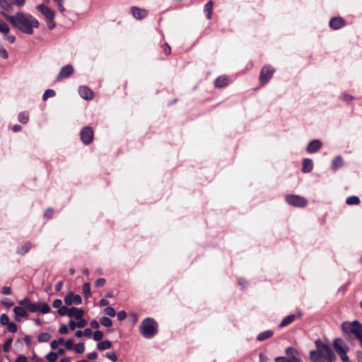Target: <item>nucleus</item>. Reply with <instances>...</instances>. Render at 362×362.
Segmentation results:
<instances>
[{"instance_id":"20","label":"nucleus","mask_w":362,"mask_h":362,"mask_svg":"<svg viewBox=\"0 0 362 362\" xmlns=\"http://www.w3.org/2000/svg\"><path fill=\"white\" fill-rule=\"evenodd\" d=\"M83 315H84V311L83 310L72 307L70 308L68 316L69 317H74L77 320V319L82 318Z\"/></svg>"},{"instance_id":"64","label":"nucleus","mask_w":362,"mask_h":362,"mask_svg":"<svg viewBox=\"0 0 362 362\" xmlns=\"http://www.w3.org/2000/svg\"><path fill=\"white\" fill-rule=\"evenodd\" d=\"M16 362H27V358L23 356H20L16 358Z\"/></svg>"},{"instance_id":"35","label":"nucleus","mask_w":362,"mask_h":362,"mask_svg":"<svg viewBox=\"0 0 362 362\" xmlns=\"http://www.w3.org/2000/svg\"><path fill=\"white\" fill-rule=\"evenodd\" d=\"M64 339L63 337H60L58 340L52 341L50 343L51 349L53 350L56 349L59 344H62L64 343Z\"/></svg>"},{"instance_id":"61","label":"nucleus","mask_w":362,"mask_h":362,"mask_svg":"<svg viewBox=\"0 0 362 362\" xmlns=\"http://www.w3.org/2000/svg\"><path fill=\"white\" fill-rule=\"evenodd\" d=\"M53 215V210L52 209H48L45 211V216L47 218H51Z\"/></svg>"},{"instance_id":"59","label":"nucleus","mask_w":362,"mask_h":362,"mask_svg":"<svg viewBox=\"0 0 362 362\" xmlns=\"http://www.w3.org/2000/svg\"><path fill=\"white\" fill-rule=\"evenodd\" d=\"M83 335L87 337H90L93 334L92 330L90 328H86L84 329V331L83 332Z\"/></svg>"},{"instance_id":"56","label":"nucleus","mask_w":362,"mask_h":362,"mask_svg":"<svg viewBox=\"0 0 362 362\" xmlns=\"http://www.w3.org/2000/svg\"><path fill=\"white\" fill-rule=\"evenodd\" d=\"M47 25L49 29L52 30L55 27V23L54 21V18L47 19Z\"/></svg>"},{"instance_id":"26","label":"nucleus","mask_w":362,"mask_h":362,"mask_svg":"<svg viewBox=\"0 0 362 362\" xmlns=\"http://www.w3.org/2000/svg\"><path fill=\"white\" fill-rule=\"evenodd\" d=\"M212 11H213V1H209L204 6V12L206 13V17L208 19L211 18Z\"/></svg>"},{"instance_id":"29","label":"nucleus","mask_w":362,"mask_h":362,"mask_svg":"<svg viewBox=\"0 0 362 362\" xmlns=\"http://www.w3.org/2000/svg\"><path fill=\"white\" fill-rule=\"evenodd\" d=\"M51 338V334L47 332H42L37 337L39 342H47Z\"/></svg>"},{"instance_id":"17","label":"nucleus","mask_w":362,"mask_h":362,"mask_svg":"<svg viewBox=\"0 0 362 362\" xmlns=\"http://www.w3.org/2000/svg\"><path fill=\"white\" fill-rule=\"evenodd\" d=\"M322 147V143L320 140L315 139L311 141L307 148L306 150L309 153H314L319 151L320 148Z\"/></svg>"},{"instance_id":"19","label":"nucleus","mask_w":362,"mask_h":362,"mask_svg":"<svg viewBox=\"0 0 362 362\" xmlns=\"http://www.w3.org/2000/svg\"><path fill=\"white\" fill-rule=\"evenodd\" d=\"M132 13L136 19H142L147 16V11L138 7H132Z\"/></svg>"},{"instance_id":"6","label":"nucleus","mask_w":362,"mask_h":362,"mask_svg":"<svg viewBox=\"0 0 362 362\" xmlns=\"http://www.w3.org/2000/svg\"><path fill=\"white\" fill-rule=\"evenodd\" d=\"M286 354L287 357H276L275 358L276 362H302L298 358V352L297 350L291 346L288 347L286 349Z\"/></svg>"},{"instance_id":"49","label":"nucleus","mask_w":362,"mask_h":362,"mask_svg":"<svg viewBox=\"0 0 362 362\" xmlns=\"http://www.w3.org/2000/svg\"><path fill=\"white\" fill-rule=\"evenodd\" d=\"M116 315L119 320H123L127 317V313L124 310L119 311L116 314Z\"/></svg>"},{"instance_id":"12","label":"nucleus","mask_w":362,"mask_h":362,"mask_svg":"<svg viewBox=\"0 0 362 362\" xmlns=\"http://www.w3.org/2000/svg\"><path fill=\"white\" fill-rule=\"evenodd\" d=\"M73 73H74L73 66L70 64L66 65L61 69L59 74L57 76V80L61 81L64 78H68L70 76H71Z\"/></svg>"},{"instance_id":"37","label":"nucleus","mask_w":362,"mask_h":362,"mask_svg":"<svg viewBox=\"0 0 362 362\" xmlns=\"http://www.w3.org/2000/svg\"><path fill=\"white\" fill-rule=\"evenodd\" d=\"M348 348L342 351L337 353V354L339 356L340 358L343 362H350L349 356L346 354Z\"/></svg>"},{"instance_id":"47","label":"nucleus","mask_w":362,"mask_h":362,"mask_svg":"<svg viewBox=\"0 0 362 362\" xmlns=\"http://www.w3.org/2000/svg\"><path fill=\"white\" fill-rule=\"evenodd\" d=\"M106 357L113 362L117 360V356L114 352H108L105 354Z\"/></svg>"},{"instance_id":"14","label":"nucleus","mask_w":362,"mask_h":362,"mask_svg":"<svg viewBox=\"0 0 362 362\" xmlns=\"http://www.w3.org/2000/svg\"><path fill=\"white\" fill-rule=\"evenodd\" d=\"M302 316V314L300 313H298V314H291L286 317H285L281 323L279 325V328L284 327L286 326H288V325L291 324L296 319L300 318Z\"/></svg>"},{"instance_id":"4","label":"nucleus","mask_w":362,"mask_h":362,"mask_svg":"<svg viewBox=\"0 0 362 362\" xmlns=\"http://www.w3.org/2000/svg\"><path fill=\"white\" fill-rule=\"evenodd\" d=\"M19 304L31 313L38 312L42 314H47L51 310L50 307L47 303H32L28 298L21 300L19 301Z\"/></svg>"},{"instance_id":"53","label":"nucleus","mask_w":362,"mask_h":362,"mask_svg":"<svg viewBox=\"0 0 362 362\" xmlns=\"http://www.w3.org/2000/svg\"><path fill=\"white\" fill-rule=\"evenodd\" d=\"M52 306L54 308H59L61 306H62V301L60 299H55L52 303Z\"/></svg>"},{"instance_id":"27","label":"nucleus","mask_w":362,"mask_h":362,"mask_svg":"<svg viewBox=\"0 0 362 362\" xmlns=\"http://www.w3.org/2000/svg\"><path fill=\"white\" fill-rule=\"evenodd\" d=\"M274 332L272 330H267L259 333L257 337L259 341H264L273 335Z\"/></svg>"},{"instance_id":"58","label":"nucleus","mask_w":362,"mask_h":362,"mask_svg":"<svg viewBox=\"0 0 362 362\" xmlns=\"http://www.w3.org/2000/svg\"><path fill=\"white\" fill-rule=\"evenodd\" d=\"M105 284V279L104 278H100L96 280L95 286L98 287L103 286Z\"/></svg>"},{"instance_id":"13","label":"nucleus","mask_w":362,"mask_h":362,"mask_svg":"<svg viewBox=\"0 0 362 362\" xmlns=\"http://www.w3.org/2000/svg\"><path fill=\"white\" fill-rule=\"evenodd\" d=\"M64 302L67 305H71L73 303L80 305L82 303V298L79 295H74L73 293H69L64 298Z\"/></svg>"},{"instance_id":"21","label":"nucleus","mask_w":362,"mask_h":362,"mask_svg":"<svg viewBox=\"0 0 362 362\" xmlns=\"http://www.w3.org/2000/svg\"><path fill=\"white\" fill-rule=\"evenodd\" d=\"M334 348L337 353L347 349L344 341L341 339H336L333 343Z\"/></svg>"},{"instance_id":"48","label":"nucleus","mask_w":362,"mask_h":362,"mask_svg":"<svg viewBox=\"0 0 362 362\" xmlns=\"http://www.w3.org/2000/svg\"><path fill=\"white\" fill-rule=\"evenodd\" d=\"M0 57L3 59H7L8 57L6 49L1 45H0Z\"/></svg>"},{"instance_id":"63","label":"nucleus","mask_w":362,"mask_h":362,"mask_svg":"<svg viewBox=\"0 0 362 362\" xmlns=\"http://www.w3.org/2000/svg\"><path fill=\"white\" fill-rule=\"evenodd\" d=\"M2 293L4 295H9V294H11V288H10V287H8V286L3 287L2 288Z\"/></svg>"},{"instance_id":"51","label":"nucleus","mask_w":362,"mask_h":362,"mask_svg":"<svg viewBox=\"0 0 362 362\" xmlns=\"http://www.w3.org/2000/svg\"><path fill=\"white\" fill-rule=\"evenodd\" d=\"M77 320H78V322H77L78 327L83 328L86 325L87 322L86 320L83 319V317L80 318V319H77Z\"/></svg>"},{"instance_id":"41","label":"nucleus","mask_w":362,"mask_h":362,"mask_svg":"<svg viewBox=\"0 0 362 362\" xmlns=\"http://www.w3.org/2000/svg\"><path fill=\"white\" fill-rule=\"evenodd\" d=\"M69 310H70V308H68L66 306H61L58 309L57 313L61 316L69 315Z\"/></svg>"},{"instance_id":"18","label":"nucleus","mask_w":362,"mask_h":362,"mask_svg":"<svg viewBox=\"0 0 362 362\" xmlns=\"http://www.w3.org/2000/svg\"><path fill=\"white\" fill-rule=\"evenodd\" d=\"M344 24V21L341 17H334L329 21L330 27L334 30L342 28Z\"/></svg>"},{"instance_id":"22","label":"nucleus","mask_w":362,"mask_h":362,"mask_svg":"<svg viewBox=\"0 0 362 362\" xmlns=\"http://www.w3.org/2000/svg\"><path fill=\"white\" fill-rule=\"evenodd\" d=\"M313 168V161L310 158H305L303 162L302 171L305 173L311 172Z\"/></svg>"},{"instance_id":"39","label":"nucleus","mask_w":362,"mask_h":362,"mask_svg":"<svg viewBox=\"0 0 362 362\" xmlns=\"http://www.w3.org/2000/svg\"><path fill=\"white\" fill-rule=\"evenodd\" d=\"M103 313L110 317H115L117 314L115 309L112 307L105 308L103 310Z\"/></svg>"},{"instance_id":"11","label":"nucleus","mask_w":362,"mask_h":362,"mask_svg":"<svg viewBox=\"0 0 362 362\" xmlns=\"http://www.w3.org/2000/svg\"><path fill=\"white\" fill-rule=\"evenodd\" d=\"M36 8L42 15H43L45 17L46 20L54 18L55 17V13L54 11L50 9L47 6H46L44 4L37 5L36 6Z\"/></svg>"},{"instance_id":"16","label":"nucleus","mask_w":362,"mask_h":362,"mask_svg":"<svg viewBox=\"0 0 362 362\" xmlns=\"http://www.w3.org/2000/svg\"><path fill=\"white\" fill-rule=\"evenodd\" d=\"M14 319L19 322L21 317H25L28 316V313L25 308L23 306H16L13 308Z\"/></svg>"},{"instance_id":"25","label":"nucleus","mask_w":362,"mask_h":362,"mask_svg":"<svg viewBox=\"0 0 362 362\" xmlns=\"http://www.w3.org/2000/svg\"><path fill=\"white\" fill-rule=\"evenodd\" d=\"M228 84V80L225 76L218 77L215 82V86L217 88H223L226 86Z\"/></svg>"},{"instance_id":"45","label":"nucleus","mask_w":362,"mask_h":362,"mask_svg":"<svg viewBox=\"0 0 362 362\" xmlns=\"http://www.w3.org/2000/svg\"><path fill=\"white\" fill-rule=\"evenodd\" d=\"M1 304L6 308H10L13 305V302L8 298H4L1 300Z\"/></svg>"},{"instance_id":"57","label":"nucleus","mask_w":362,"mask_h":362,"mask_svg":"<svg viewBox=\"0 0 362 362\" xmlns=\"http://www.w3.org/2000/svg\"><path fill=\"white\" fill-rule=\"evenodd\" d=\"M68 332L69 329L66 325H62L59 329V332L62 334H66Z\"/></svg>"},{"instance_id":"24","label":"nucleus","mask_w":362,"mask_h":362,"mask_svg":"<svg viewBox=\"0 0 362 362\" xmlns=\"http://www.w3.org/2000/svg\"><path fill=\"white\" fill-rule=\"evenodd\" d=\"M343 165V159L341 156H337L335 157L332 162V168L334 170H337L340 167H341Z\"/></svg>"},{"instance_id":"38","label":"nucleus","mask_w":362,"mask_h":362,"mask_svg":"<svg viewBox=\"0 0 362 362\" xmlns=\"http://www.w3.org/2000/svg\"><path fill=\"white\" fill-rule=\"evenodd\" d=\"M46 359L49 362H55L57 360V354L55 352H49L46 355Z\"/></svg>"},{"instance_id":"2","label":"nucleus","mask_w":362,"mask_h":362,"mask_svg":"<svg viewBox=\"0 0 362 362\" xmlns=\"http://www.w3.org/2000/svg\"><path fill=\"white\" fill-rule=\"evenodd\" d=\"M12 25L21 32L28 35H32L34 28H37L40 23L32 15L23 12H17L15 14V19Z\"/></svg>"},{"instance_id":"54","label":"nucleus","mask_w":362,"mask_h":362,"mask_svg":"<svg viewBox=\"0 0 362 362\" xmlns=\"http://www.w3.org/2000/svg\"><path fill=\"white\" fill-rule=\"evenodd\" d=\"M64 345L66 349L71 350L74 346L73 341L71 339H68L65 341Z\"/></svg>"},{"instance_id":"23","label":"nucleus","mask_w":362,"mask_h":362,"mask_svg":"<svg viewBox=\"0 0 362 362\" xmlns=\"http://www.w3.org/2000/svg\"><path fill=\"white\" fill-rule=\"evenodd\" d=\"M31 248V243H25L23 244L22 245L18 247L17 248V252L20 255H25L27 253Z\"/></svg>"},{"instance_id":"5","label":"nucleus","mask_w":362,"mask_h":362,"mask_svg":"<svg viewBox=\"0 0 362 362\" xmlns=\"http://www.w3.org/2000/svg\"><path fill=\"white\" fill-rule=\"evenodd\" d=\"M341 329L345 333L353 334L356 338L362 337V325L357 320L343 322Z\"/></svg>"},{"instance_id":"50","label":"nucleus","mask_w":362,"mask_h":362,"mask_svg":"<svg viewBox=\"0 0 362 362\" xmlns=\"http://www.w3.org/2000/svg\"><path fill=\"white\" fill-rule=\"evenodd\" d=\"M11 5L16 4L18 6H23L25 4V0H9Z\"/></svg>"},{"instance_id":"42","label":"nucleus","mask_w":362,"mask_h":362,"mask_svg":"<svg viewBox=\"0 0 362 362\" xmlns=\"http://www.w3.org/2000/svg\"><path fill=\"white\" fill-rule=\"evenodd\" d=\"M74 350L78 354H83L85 351L84 344L83 343H78L75 345Z\"/></svg>"},{"instance_id":"36","label":"nucleus","mask_w":362,"mask_h":362,"mask_svg":"<svg viewBox=\"0 0 362 362\" xmlns=\"http://www.w3.org/2000/svg\"><path fill=\"white\" fill-rule=\"evenodd\" d=\"M83 291L85 294L86 298H88L90 296V286L89 283H85L83 285Z\"/></svg>"},{"instance_id":"32","label":"nucleus","mask_w":362,"mask_h":362,"mask_svg":"<svg viewBox=\"0 0 362 362\" xmlns=\"http://www.w3.org/2000/svg\"><path fill=\"white\" fill-rule=\"evenodd\" d=\"M100 323L105 327H110L112 325V320L107 317H102L100 319Z\"/></svg>"},{"instance_id":"52","label":"nucleus","mask_w":362,"mask_h":362,"mask_svg":"<svg viewBox=\"0 0 362 362\" xmlns=\"http://www.w3.org/2000/svg\"><path fill=\"white\" fill-rule=\"evenodd\" d=\"M12 343V339H8L4 344L3 349L4 351H8Z\"/></svg>"},{"instance_id":"43","label":"nucleus","mask_w":362,"mask_h":362,"mask_svg":"<svg viewBox=\"0 0 362 362\" xmlns=\"http://www.w3.org/2000/svg\"><path fill=\"white\" fill-rule=\"evenodd\" d=\"M103 332L99 330L94 332V333L93 334V337L94 340L97 341H100L103 338Z\"/></svg>"},{"instance_id":"7","label":"nucleus","mask_w":362,"mask_h":362,"mask_svg":"<svg viewBox=\"0 0 362 362\" xmlns=\"http://www.w3.org/2000/svg\"><path fill=\"white\" fill-rule=\"evenodd\" d=\"M286 201L291 206L297 207H304L307 205V200L298 195H287L286 197Z\"/></svg>"},{"instance_id":"62","label":"nucleus","mask_w":362,"mask_h":362,"mask_svg":"<svg viewBox=\"0 0 362 362\" xmlns=\"http://www.w3.org/2000/svg\"><path fill=\"white\" fill-rule=\"evenodd\" d=\"M108 304H109V300L105 299V298H102L99 301V305L100 306H105V305H107Z\"/></svg>"},{"instance_id":"3","label":"nucleus","mask_w":362,"mask_h":362,"mask_svg":"<svg viewBox=\"0 0 362 362\" xmlns=\"http://www.w3.org/2000/svg\"><path fill=\"white\" fill-rule=\"evenodd\" d=\"M139 330L144 338H153L158 332L157 323L153 318L147 317L141 322Z\"/></svg>"},{"instance_id":"40","label":"nucleus","mask_w":362,"mask_h":362,"mask_svg":"<svg viewBox=\"0 0 362 362\" xmlns=\"http://www.w3.org/2000/svg\"><path fill=\"white\" fill-rule=\"evenodd\" d=\"M0 16L4 17L8 22L13 24L14 19H15V15L10 16V15H8L7 13H6L4 11H1Z\"/></svg>"},{"instance_id":"31","label":"nucleus","mask_w":362,"mask_h":362,"mask_svg":"<svg viewBox=\"0 0 362 362\" xmlns=\"http://www.w3.org/2000/svg\"><path fill=\"white\" fill-rule=\"evenodd\" d=\"M18 120L22 124H26L29 120V115L25 112H22L18 114Z\"/></svg>"},{"instance_id":"33","label":"nucleus","mask_w":362,"mask_h":362,"mask_svg":"<svg viewBox=\"0 0 362 362\" xmlns=\"http://www.w3.org/2000/svg\"><path fill=\"white\" fill-rule=\"evenodd\" d=\"M0 6L6 11H9L12 8L9 0H0Z\"/></svg>"},{"instance_id":"9","label":"nucleus","mask_w":362,"mask_h":362,"mask_svg":"<svg viewBox=\"0 0 362 362\" xmlns=\"http://www.w3.org/2000/svg\"><path fill=\"white\" fill-rule=\"evenodd\" d=\"M10 28L8 25L0 18V33L4 35V37L10 43H13L16 40V37L9 34Z\"/></svg>"},{"instance_id":"34","label":"nucleus","mask_w":362,"mask_h":362,"mask_svg":"<svg viewBox=\"0 0 362 362\" xmlns=\"http://www.w3.org/2000/svg\"><path fill=\"white\" fill-rule=\"evenodd\" d=\"M55 95V91L52 89H47L45 91L42 99L47 100L49 98L54 97Z\"/></svg>"},{"instance_id":"8","label":"nucleus","mask_w":362,"mask_h":362,"mask_svg":"<svg viewBox=\"0 0 362 362\" xmlns=\"http://www.w3.org/2000/svg\"><path fill=\"white\" fill-rule=\"evenodd\" d=\"M274 71V69L269 65L264 66L260 73V82L263 84L267 83L272 77Z\"/></svg>"},{"instance_id":"10","label":"nucleus","mask_w":362,"mask_h":362,"mask_svg":"<svg viewBox=\"0 0 362 362\" xmlns=\"http://www.w3.org/2000/svg\"><path fill=\"white\" fill-rule=\"evenodd\" d=\"M80 138L82 142L88 145L90 144L93 138V131L90 127H83L80 132Z\"/></svg>"},{"instance_id":"1","label":"nucleus","mask_w":362,"mask_h":362,"mask_svg":"<svg viewBox=\"0 0 362 362\" xmlns=\"http://www.w3.org/2000/svg\"><path fill=\"white\" fill-rule=\"evenodd\" d=\"M316 350L310 352L312 362H334L336 356L329 344L323 343L320 339L315 341Z\"/></svg>"},{"instance_id":"30","label":"nucleus","mask_w":362,"mask_h":362,"mask_svg":"<svg viewBox=\"0 0 362 362\" xmlns=\"http://www.w3.org/2000/svg\"><path fill=\"white\" fill-rule=\"evenodd\" d=\"M346 203L348 205H356L360 203V199L358 197L351 196L346 199Z\"/></svg>"},{"instance_id":"15","label":"nucleus","mask_w":362,"mask_h":362,"mask_svg":"<svg viewBox=\"0 0 362 362\" xmlns=\"http://www.w3.org/2000/svg\"><path fill=\"white\" fill-rule=\"evenodd\" d=\"M78 93L81 97L85 100H91L93 98V93L92 90L87 86H82L78 88Z\"/></svg>"},{"instance_id":"46","label":"nucleus","mask_w":362,"mask_h":362,"mask_svg":"<svg viewBox=\"0 0 362 362\" xmlns=\"http://www.w3.org/2000/svg\"><path fill=\"white\" fill-rule=\"evenodd\" d=\"M6 326L10 332L14 333L17 331V325L14 322H9Z\"/></svg>"},{"instance_id":"60","label":"nucleus","mask_w":362,"mask_h":362,"mask_svg":"<svg viewBox=\"0 0 362 362\" xmlns=\"http://www.w3.org/2000/svg\"><path fill=\"white\" fill-rule=\"evenodd\" d=\"M98 356V354L96 352L93 351V352H91V353H89L88 355H87V358L89 359V360H94L97 358Z\"/></svg>"},{"instance_id":"44","label":"nucleus","mask_w":362,"mask_h":362,"mask_svg":"<svg viewBox=\"0 0 362 362\" xmlns=\"http://www.w3.org/2000/svg\"><path fill=\"white\" fill-rule=\"evenodd\" d=\"M9 322L8 316L6 314H2L0 317V323L2 325H7Z\"/></svg>"},{"instance_id":"28","label":"nucleus","mask_w":362,"mask_h":362,"mask_svg":"<svg viewBox=\"0 0 362 362\" xmlns=\"http://www.w3.org/2000/svg\"><path fill=\"white\" fill-rule=\"evenodd\" d=\"M111 346H112V343L109 340L100 341L97 344V348L100 351L108 349L111 348Z\"/></svg>"},{"instance_id":"55","label":"nucleus","mask_w":362,"mask_h":362,"mask_svg":"<svg viewBox=\"0 0 362 362\" xmlns=\"http://www.w3.org/2000/svg\"><path fill=\"white\" fill-rule=\"evenodd\" d=\"M58 6V8L61 12H64L65 8L63 6V0H53Z\"/></svg>"}]
</instances>
